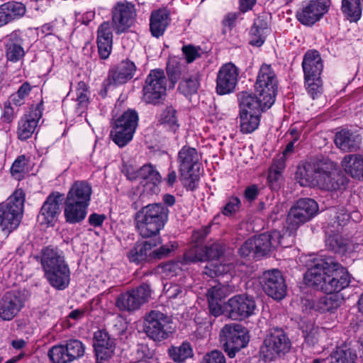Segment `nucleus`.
<instances>
[{"label":"nucleus","mask_w":363,"mask_h":363,"mask_svg":"<svg viewBox=\"0 0 363 363\" xmlns=\"http://www.w3.org/2000/svg\"><path fill=\"white\" fill-rule=\"evenodd\" d=\"M294 243V236L291 232L285 230H273L269 233H263L247 240L239 250V253L244 257L253 259L262 258L278 246L287 247Z\"/></svg>","instance_id":"1"},{"label":"nucleus","mask_w":363,"mask_h":363,"mask_svg":"<svg viewBox=\"0 0 363 363\" xmlns=\"http://www.w3.org/2000/svg\"><path fill=\"white\" fill-rule=\"evenodd\" d=\"M169 209L161 203L148 204L135 215L136 228L143 238L157 236L168 220Z\"/></svg>","instance_id":"2"},{"label":"nucleus","mask_w":363,"mask_h":363,"mask_svg":"<svg viewBox=\"0 0 363 363\" xmlns=\"http://www.w3.org/2000/svg\"><path fill=\"white\" fill-rule=\"evenodd\" d=\"M292 343L288 333L279 327L267 331L259 348V355L265 362L284 359L291 352Z\"/></svg>","instance_id":"3"},{"label":"nucleus","mask_w":363,"mask_h":363,"mask_svg":"<svg viewBox=\"0 0 363 363\" xmlns=\"http://www.w3.org/2000/svg\"><path fill=\"white\" fill-rule=\"evenodd\" d=\"M223 252L224 246L218 242L203 247H194L184 254L183 262L169 261L160 264L158 268L162 269V272L184 271L186 269L182 267L184 263L186 264L208 259H218L223 255Z\"/></svg>","instance_id":"4"},{"label":"nucleus","mask_w":363,"mask_h":363,"mask_svg":"<svg viewBox=\"0 0 363 363\" xmlns=\"http://www.w3.org/2000/svg\"><path fill=\"white\" fill-rule=\"evenodd\" d=\"M250 338L247 329L238 323L225 325L219 333L220 343L230 358L235 357L238 352L246 347Z\"/></svg>","instance_id":"5"},{"label":"nucleus","mask_w":363,"mask_h":363,"mask_svg":"<svg viewBox=\"0 0 363 363\" xmlns=\"http://www.w3.org/2000/svg\"><path fill=\"white\" fill-rule=\"evenodd\" d=\"M25 201V195L18 189L8 199L0 203V225L11 231L20 224Z\"/></svg>","instance_id":"6"},{"label":"nucleus","mask_w":363,"mask_h":363,"mask_svg":"<svg viewBox=\"0 0 363 363\" xmlns=\"http://www.w3.org/2000/svg\"><path fill=\"white\" fill-rule=\"evenodd\" d=\"M199 160L200 156L194 147L184 145L178 152L179 179L188 190L194 191L196 188L199 176L195 173L194 167Z\"/></svg>","instance_id":"7"},{"label":"nucleus","mask_w":363,"mask_h":363,"mask_svg":"<svg viewBox=\"0 0 363 363\" xmlns=\"http://www.w3.org/2000/svg\"><path fill=\"white\" fill-rule=\"evenodd\" d=\"M167 79L162 69L150 70L143 87V101L147 104H162L167 95Z\"/></svg>","instance_id":"8"},{"label":"nucleus","mask_w":363,"mask_h":363,"mask_svg":"<svg viewBox=\"0 0 363 363\" xmlns=\"http://www.w3.org/2000/svg\"><path fill=\"white\" fill-rule=\"evenodd\" d=\"M318 211V205L316 201L310 198L298 199L291 208L287 216L288 227L285 230L291 232L294 237V231L299 226L311 220Z\"/></svg>","instance_id":"9"},{"label":"nucleus","mask_w":363,"mask_h":363,"mask_svg":"<svg viewBox=\"0 0 363 363\" xmlns=\"http://www.w3.org/2000/svg\"><path fill=\"white\" fill-rule=\"evenodd\" d=\"M143 330L155 342L167 339L173 331L169 317L157 310L150 311L145 316Z\"/></svg>","instance_id":"10"},{"label":"nucleus","mask_w":363,"mask_h":363,"mask_svg":"<svg viewBox=\"0 0 363 363\" xmlns=\"http://www.w3.org/2000/svg\"><path fill=\"white\" fill-rule=\"evenodd\" d=\"M316 186L328 191H342L348 180L332 162H321Z\"/></svg>","instance_id":"11"},{"label":"nucleus","mask_w":363,"mask_h":363,"mask_svg":"<svg viewBox=\"0 0 363 363\" xmlns=\"http://www.w3.org/2000/svg\"><path fill=\"white\" fill-rule=\"evenodd\" d=\"M152 291L147 284L128 290L120 294L116 300V306L125 311L133 312L147 303L151 297Z\"/></svg>","instance_id":"12"},{"label":"nucleus","mask_w":363,"mask_h":363,"mask_svg":"<svg viewBox=\"0 0 363 363\" xmlns=\"http://www.w3.org/2000/svg\"><path fill=\"white\" fill-rule=\"evenodd\" d=\"M255 92L265 96V104L273 105L277 93V79L272 67L268 65L261 66L255 84Z\"/></svg>","instance_id":"13"},{"label":"nucleus","mask_w":363,"mask_h":363,"mask_svg":"<svg viewBox=\"0 0 363 363\" xmlns=\"http://www.w3.org/2000/svg\"><path fill=\"white\" fill-rule=\"evenodd\" d=\"M138 123V113L134 110L124 112L115 120V144L125 146L132 139Z\"/></svg>","instance_id":"14"},{"label":"nucleus","mask_w":363,"mask_h":363,"mask_svg":"<svg viewBox=\"0 0 363 363\" xmlns=\"http://www.w3.org/2000/svg\"><path fill=\"white\" fill-rule=\"evenodd\" d=\"M28 298L26 291L14 290L5 293L0 300V317L4 320H12L23 308Z\"/></svg>","instance_id":"15"},{"label":"nucleus","mask_w":363,"mask_h":363,"mask_svg":"<svg viewBox=\"0 0 363 363\" xmlns=\"http://www.w3.org/2000/svg\"><path fill=\"white\" fill-rule=\"evenodd\" d=\"M255 308L254 298L247 294L235 295L225 303L228 317L235 320H242L250 317L254 313Z\"/></svg>","instance_id":"16"},{"label":"nucleus","mask_w":363,"mask_h":363,"mask_svg":"<svg viewBox=\"0 0 363 363\" xmlns=\"http://www.w3.org/2000/svg\"><path fill=\"white\" fill-rule=\"evenodd\" d=\"M330 6V0L309 1L297 11L296 18L304 26H313L328 12Z\"/></svg>","instance_id":"17"},{"label":"nucleus","mask_w":363,"mask_h":363,"mask_svg":"<svg viewBox=\"0 0 363 363\" xmlns=\"http://www.w3.org/2000/svg\"><path fill=\"white\" fill-rule=\"evenodd\" d=\"M238 75L239 70L234 64L229 62L223 65L217 74V94L224 95L233 92L238 83Z\"/></svg>","instance_id":"18"},{"label":"nucleus","mask_w":363,"mask_h":363,"mask_svg":"<svg viewBox=\"0 0 363 363\" xmlns=\"http://www.w3.org/2000/svg\"><path fill=\"white\" fill-rule=\"evenodd\" d=\"M304 264L306 272H348L334 257L330 256H310L305 257L302 261Z\"/></svg>","instance_id":"19"},{"label":"nucleus","mask_w":363,"mask_h":363,"mask_svg":"<svg viewBox=\"0 0 363 363\" xmlns=\"http://www.w3.org/2000/svg\"><path fill=\"white\" fill-rule=\"evenodd\" d=\"M259 284L269 297L281 300L286 295V285L281 274H263L259 277Z\"/></svg>","instance_id":"20"},{"label":"nucleus","mask_w":363,"mask_h":363,"mask_svg":"<svg viewBox=\"0 0 363 363\" xmlns=\"http://www.w3.org/2000/svg\"><path fill=\"white\" fill-rule=\"evenodd\" d=\"M122 172L130 180H143L140 183L145 182L144 186L150 185L156 188L161 182L162 177L151 164H146L141 167L136 172L132 167H123ZM152 189V187H150Z\"/></svg>","instance_id":"21"},{"label":"nucleus","mask_w":363,"mask_h":363,"mask_svg":"<svg viewBox=\"0 0 363 363\" xmlns=\"http://www.w3.org/2000/svg\"><path fill=\"white\" fill-rule=\"evenodd\" d=\"M133 4L128 2H118L115 6V33L125 32L133 24L135 17Z\"/></svg>","instance_id":"22"},{"label":"nucleus","mask_w":363,"mask_h":363,"mask_svg":"<svg viewBox=\"0 0 363 363\" xmlns=\"http://www.w3.org/2000/svg\"><path fill=\"white\" fill-rule=\"evenodd\" d=\"M321 162H303L298 165L296 172V179L301 186H316Z\"/></svg>","instance_id":"23"},{"label":"nucleus","mask_w":363,"mask_h":363,"mask_svg":"<svg viewBox=\"0 0 363 363\" xmlns=\"http://www.w3.org/2000/svg\"><path fill=\"white\" fill-rule=\"evenodd\" d=\"M41 263L45 272H69L64 257L57 250L50 247L43 249Z\"/></svg>","instance_id":"24"},{"label":"nucleus","mask_w":363,"mask_h":363,"mask_svg":"<svg viewBox=\"0 0 363 363\" xmlns=\"http://www.w3.org/2000/svg\"><path fill=\"white\" fill-rule=\"evenodd\" d=\"M62 195L58 193L50 194L40 208L38 220L45 225L52 224L60 213Z\"/></svg>","instance_id":"25"},{"label":"nucleus","mask_w":363,"mask_h":363,"mask_svg":"<svg viewBox=\"0 0 363 363\" xmlns=\"http://www.w3.org/2000/svg\"><path fill=\"white\" fill-rule=\"evenodd\" d=\"M93 346L98 361H108L112 357L113 342L106 330H98L94 333Z\"/></svg>","instance_id":"26"},{"label":"nucleus","mask_w":363,"mask_h":363,"mask_svg":"<svg viewBox=\"0 0 363 363\" xmlns=\"http://www.w3.org/2000/svg\"><path fill=\"white\" fill-rule=\"evenodd\" d=\"M265 96H259L256 92L255 94L247 91H242L239 94L238 99L240 102V111H247L255 112L256 113L264 111L269 108L272 105L265 104L267 100Z\"/></svg>","instance_id":"27"},{"label":"nucleus","mask_w":363,"mask_h":363,"mask_svg":"<svg viewBox=\"0 0 363 363\" xmlns=\"http://www.w3.org/2000/svg\"><path fill=\"white\" fill-rule=\"evenodd\" d=\"M91 195V187L85 182H76L70 188L67 193L65 201L79 203L83 206L87 207Z\"/></svg>","instance_id":"28"},{"label":"nucleus","mask_w":363,"mask_h":363,"mask_svg":"<svg viewBox=\"0 0 363 363\" xmlns=\"http://www.w3.org/2000/svg\"><path fill=\"white\" fill-rule=\"evenodd\" d=\"M304 77H320L323 69V61L320 53L316 50H308L302 62Z\"/></svg>","instance_id":"29"},{"label":"nucleus","mask_w":363,"mask_h":363,"mask_svg":"<svg viewBox=\"0 0 363 363\" xmlns=\"http://www.w3.org/2000/svg\"><path fill=\"white\" fill-rule=\"evenodd\" d=\"M113 26L109 22H104L98 29L97 44L101 59H107L112 50Z\"/></svg>","instance_id":"30"},{"label":"nucleus","mask_w":363,"mask_h":363,"mask_svg":"<svg viewBox=\"0 0 363 363\" xmlns=\"http://www.w3.org/2000/svg\"><path fill=\"white\" fill-rule=\"evenodd\" d=\"M170 21L171 18L169 11L158 9L152 11L150 18V31L151 35L156 38L162 36Z\"/></svg>","instance_id":"31"},{"label":"nucleus","mask_w":363,"mask_h":363,"mask_svg":"<svg viewBox=\"0 0 363 363\" xmlns=\"http://www.w3.org/2000/svg\"><path fill=\"white\" fill-rule=\"evenodd\" d=\"M342 167L352 178L363 179V155L358 154L345 155L342 160Z\"/></svg>","instance_id":"32"},{"label":"nucleus","mask_w":363,"mask_h":363,"mask_svg":"<svg viewBox=\"0 0 363 363\" xmlns=\"http://www.w3.org/2000/svg\"><path fill=\"white\" fill-rule=\"evenodd\" d=\"M335 143L343 151H354L359 147L360 138L359 135L348 130H342L336 133Z\"/></svg>","instance_id":"33"},{"label":"nucleus","mask_w":363,"mask_h":363,"mask_svg":"<svg viewBox=\"0 0 363 363\" xmlns=\"http://www.w3.org/2000/svg\"><path fill=\"white\" fill-rule=\"evenodd\" d=\"M22 44V39L16 33H12L9 35L6 44V56L8 60L16 62L23 57L25 51Z\"/></svg>","instance_id":"34"},{"label":"nucleus","mask_w":363,"mask_h":363,"mask_svg":"<svg viewBox=\"0 0 363 363\" xmlns=\"http://www.w3.org/2000/svg\"><path fill=\"white\" fill-rule=\"evenodd\" d=\"M137 67L135 63L128 59L122 60L115 68V86L126 84L135 74Z\"/></svg>","instance_id":"35"},{"label":"nucleus","mask_w":363,"mask_h":363,"mask_svg":"<svg viewBox=\"0 0 363 363\" xmlns=\"http://www.w3.org/2000/svg\"><path fill=\"white\" fill-rule=\"evenodd\" d=\"M40 117L38 110L26 115L18 123V134L21 140H26L29 138L33 133L37 124L38 120Z\"/></svg>","instance_id":"36"},{"label":"nucleus","mask_w":363,"mask_h":363,"mask_svg":"<svg viewBox=\"0 0 363 363\" xmlns=\"http://www.w3.org/2000/svg\"><path fill=\"white\" fill-rule=\"evenodd\" d=\"M160 242V238H157L153 242L145 241L137 243L128 255L129 260L132 262L140 263L147 259L148 255H152V247L156 246Z\"/></svg>","instance_id":"37"},{"label":"nucleus","mask_w":363,"mask_h":363,"mask_svg":"<svg viewBox=\"0 0 363 363\" xmlns=\"http://www.w3.org/2000/svg\"><path fill=\"white\" fill-rule=\"evenodd\" d=\"M87 213V207L70 201H65L64 216L65 220L71 224L81 223Z\"/></svg>","instance_id":"38"},{"label":"nucleus","mask_w":363,"mask_h":363,"mask_svg":"<svg viewBox=\"0 0 363 363\" xmlns=\"http://www.w3.org/2000/svg\"><path fill=\"white\" fill-rule=\"evenodd\" d=\"M310 308L320 313L333 312L339 308L340 301L337 296H324L318 301L306 300Z\"/></svg>","instance_id":"39"},{"label":"nucleus","mask_w":363,"mask_h":363,"mask_svg":"<svg viewBox=\"0 0 363 363\" xmlns=\"http://www.w3.org/2000/svg\"><path fill=\"white\" fill-rule=\"evenodd\" d=\"M350 274H328L326 279L325 292L327 294L337 293L349 286L350 282Z\"/></svg>","instance_id":"40"},{"label":"nucleus","mask_w":363,"mask_h":363,"mask_svg":"<svg viewBox=\"0 0 363 363\" xmlns=\"http://www.w3.org/2000/svg\"><path fill=\"white\" fill-rule=\"evenodd\" d=\"M260 113L240 111V126L242 133H251L255 131L260 123Z\"/></svg>","instance_id":"41"},{"label":"nucleus","mask_w":363,"mask_h":363,"mask_svg":"<svg viewBox=\"0 0 363 363\" xmlns=\"http://www.w3.org/2000/svg\"><path fill=\"white\" fill-rule=\"evenodd\" d=\"M167 352L169 357L176 363H184L194 356L192 347L187 341L183 342L179 346H171Z\"/></svg>","instance_id":"42"},{"label":"nucleus","mask_w":363,"mask_h":363,"mask_svg":"<svg viewBox=\"0 0 363 363\" xmlns=\"http://www.w3.org/2000/svg\"><path fill=\"white\" fill-rule=\"evenodd\" d=\"M267 31V24L262 20L256 21L252 26L250 35V43L252 45L259 47L264 42V35Z\"/></svg>","instance_id":"43"},{"label":"nucleus","mask_w":363,"mask_h":363,"mask_svg":"<svg viewBox=\"0 0 363 363\" xmlns=\"http://www.w3.org/2000/svg\"><path fill=\"white\" fill-rule=\"evenodd\" d=\"M1 6L9 22L23 17L26 12V6L18 1H8L1 4Z\"/></svg>","instance_id":"44"},{"label":"nucleus","mask_w":363,"mask_h":363,"mask_svg":"<svg viewBox=\"0 0 363 363\" xmlns=\"http://www.w3.org/2000/svg\"><path fill=\"white\" fill-rule=\"evenodd\" d=\"M166 70L169 80L174 86L183 77V74L186 71V66L177 59H170L167 63Z\"/></svg>","instance_id":"45"},{"label":"nucleus","mask_w":363,"mask_h":363,"mask_svg":"<svg viewBox=\"0 0 363 363\" xmlns=\"http://www.w3.org/2000/svg\"><path fill=\"white\" fill-rule=\"evenodd\" d=\"M357 354L354 351L347 347H337L330 355V363H354Z\"/></svg>","instance_id":"46"},{"label":"nucleus","mask_w":363,"mask_h":363,"mask_svg":"<svg viewBox=\"0 0 363 363\" xmlns=\"http://www.w3.org/2000/svg\"><path fill=\"white\" fill-rule=\"evenodd\" d=\"M200 74L196 73L189 78L183 79L179 85V91L185 96L189 97L196 94L200 86Z\"/></svg>","instance_id":"47"},{"label":"nucleus","mask_w":363,"mask_h":363,"mask_svg":"<svg viewBox=\"0 0 363 363\" xmlns=\"http://www.w3.org/2000/svg\"><path fill=\"white\" fill-rule=\"evenodd\" d=\"M342 11L350 21H358L362 15L360 0H342Z\"/></svg>","instance_id":"48"},{"label":"nucleus","mask_w":363,"mask_h":363,"mask_svg":"<svg viewBox=\"0 0 363 363\" xmlns=\"http://www.w3.org/2000/svg\"><path fill=\"white\" fill-rule=\"evenodd\" d=\"M67 350L66 344L55 345L48 351V357L53 363L72 362L73 360Z\"/></svg>","instance_id":"49"},{"label":"nucleus","mask_w":363,"mask_h":363,"mask_svg":"<svg viewBox=\"0 0 363 363\" xmlns=\"http://www.w3.org/2000/svg\"><path fill=\"white\" fill-rule=\"evenodd\" d=\"M177 111L172 106H167L160 114L159 122L175 132L179 127Z\"/></svg>","instance_id":"50"},{"label":"nucleus","mask_w":363,"mask_h":363,"mask_svg":"<svg viewBox=\"0 0 363 363\" xmlns=\"http://www.w3.org/2000/svg\"><path fill=\"white\" fill-rule=\"evenodd\" d=\"M325 246L328 250L340 255L348 250L347 241L340 235H329L325 240Z\"/></svg>","instance_id":"51"},{"label":"nucleus","mask_w":363,"mask_h":363,"mask_svg":"<svg viewBox=\"0 0 363 363\" xmlns=\"http://www.w3.org/2000/svg\"><path fill=\"white\" fill-rule=\"evenodd\" d=\"M327 275L328 274H304L303 281L309 287L325 291Z\"/></svg>","instance_id":"52"},{"label":"nucleus","mask_w":363,"mask_h":363,"mask_svg":"<svg viewBox=\"0 0 363 363\" xmlns=\"http://www.w3.org/2000/svg\"><path fill=\"white\" fill-rule=\"evenodd\" d=\"M305 86L308 94L313 99L320 97L323 93L321 77H304Z\"/></svg>","instance_id":"53"},{"label":"nucleus","mask_w":363,"mask_h":363,"mask_svg":"<svg viewBox=\"0 0 363 363\" xmlns=\"http://www.w3.org/2000/svg\"><path fill=\"white\" fill-rule=\"evenodd\" d=\"M321 330L318 327L313 324L306 325L303 329V334L305 339V342L310 345L314 346L320 341Z\"/></svg>","instance_id":"54"},{"label":"nucleus","mask_w":363,"mask_h":363,"mask_svg":"<svg viewBox=\"0 0 363 363\" xmlns=\"http://www.w3.org/2000/svg\"><path fill=\"white\" fill-rule=\"evenodd\" d=\"M45 275L50 285L59 290L65 289L69 283V274H45Z\"/></svg>","instance_id":"55"},{"label":"nucleus","mask_w":363,"mask_h":363,"mask_svg":"<svg viewBox=\"0 0 363 363\" xmlns=\"http://www.w3.org/2000/svg\"><path fill=\"white\" fill-rule=\"evenodd\" d=\"M67 352L69 353L73 361L82 357L85 352V347L82 342L77 339H71L66 342Z\"/></svg>","instance_id":"56"},{"label":"nucleus","mask_w":363,"mask_h":363,"mask_svg":"<svg viewBox=\"0 0 363 363\" xmlns=\"http://www.w3.org/2000/svg\"><path fill=\"white\" fill-rule=\"evenodd\" d=\"M77 101L79 108H85L89 104V86L83 82L80 81L77 86Z\"/></svg>","instance_id":"57"},{"label":"nucleus","mask_w":363,"mask_h":363,"mask_svg":"<svg viewBox=\"0 0 363 363\" xmlns=\"http://www.w3.org/2000/svg\"><path fill=\"white\" fill-rule=\"evenodd\" d=\"M241 201L237 196L228 198L225 206L222 208L221 213L225 216L235 215L240 208Z\"/></svg>","instance_id":"58"},{"label":"nucleus","mask_w":363,"mask_h":363,"mask_svg":"<svg viewBox=\"0 0 363 363\" xmlns=\"http://www.w3.org/2000/svg\"><path fill=\"white\" fill-rule=\"evenodd\" d=\"M229 294L228 289L224 285H216L208 289L207 298L214 301H222Z\"/></svg>","instance_id":"59"},{"label":"nucleus","mask_w":363,"mask_h":363,"mask_svg":"<svg viewBox=\"0 0 363 363\" xmlns=\"http://www.w3.org/2000/svg\"><path fill=\"white\" fill-rule=\"evenodd\" d=\"M182 53L187 63H191L197 58L201 57L203 53L201 48L192 45H184L182 48Z\"/></svg>","instance_id":"60"},{"label":"nucleus","mask_w":363,"mask_h":363,"mask_svg":"<svg viewBox=\"0 0 363 363\" xmlns=\"http://www.w3.org/2000/svg\"><path fill=\"white\" fill-rule=\"evenodd\" d=\"M203 363H226V361L222 352L213 350L205 354Z\"/></svg>","instance_id":"61"},{"label":"nucleus","mask_w":363,"mask_h":363,"mask_svg":"<svg viewBox=\"0 0 363 363\" xmlns=\"http://www.w3.org/2000/svg\"><path fill=\"white\" fill-rule=\"evenodd\" d=\"M113 84V71L110 69L107 78L103 82L101 89L99 94L102 98H106L108 95V90L112 87Z\"/></svg>","instance_id":"62"},{"label":"nucleus","mask_w":363,"mask_h":363,"mask_svg":"<svg viewBox=\"0 0 363 363\" xmlns=\"http://www.w3.org/2000/svg\"><path fill=\"white\" fill-rule=\"evenodd\" d=\"M222 301L208 299V309L211 315L214 317H218L223 313V309L221 304Z\"/></svg>","instance_id":"63"},{"label":"nucleus","mask_w":363,"mask_h":363,"mask_svg":"<svg viewBox=\"0 0 363 363\" xmlns=\"http://www.w3.org/2000/svg\"><path fill=\"white\" fill-rule=\"evenodd\" d=\"M26 167V157L21 155L13 162L11 172L12 174H17L23 172Z\"/></svg>","instance_id":"64"}]
</instances>
